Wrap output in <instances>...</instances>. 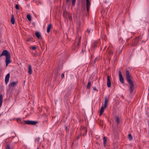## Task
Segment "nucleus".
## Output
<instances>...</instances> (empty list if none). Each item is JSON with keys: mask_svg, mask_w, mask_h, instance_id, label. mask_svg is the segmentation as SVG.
Here are the masks:
<instances>
[{"mask_svg": "<svg viewBox=\"0 0 149 149\" xmlns=\"http://www.w3.org/2000/svg\"><path fill=\"white\" fill-rule=\"evenodd\" d=\"M126 80L130 86L129 88L130 93V94H132L133 93L134 90V85L133 81L131 79V76L130 72L128 70H127L126 71Z\"/></svg>", "mask_w": 149, "mask_h": 149, "instance_id": "f257e3e1", "label": "nucleus"}, {"mask_svg": "<svg viewBox=\"0 0 149 149\" xmlns=\"http://www.w3.org/2000/svg\"><path fill=\"white\" fill-rule=\"evenodd\" d=\"M3 56H6L5 62L6 66L7 67L8 65L12 62V61L10 60V54L7 50H5L0 54V57Z\"/></svg>", "mask_w": 149, "mask_h": 149, "instance_id": "f03ea898", "label": "nucleus"}, {"mask_svg": "<svg viewBox=\"0 0 149 149\" xmlns=\"http://www.w3.org/2000/svg\"><path fill=\"white\" fill-rule=\"evenodd\" d=\"M140 36H138V37H136L133 39L131 44L132 47H135L138 45L139 41L138 38Z\"/></svg>", "mask_w": 149, "mask_h": 149, "instance_id": "7ed1b4c3", "label": "nucleus"}, {"mask_svg": "<svg viewBox=\"0 0 149 149\" xmlns=\"http://www.w3.org/2000/svg\"><path fill=\"white\" fill-rule=\"evenodd\" d=\"M24 122L25 124L32 125H35L37 123V121L29 120H24Z\"/></svg>", "mask_w": 149, "mask_h": 149, "instance_id": "20e7f679", "label": "nucleus"}, {"mask_svg": "<svg viewBox=\"0 0 149 149\" xmlns=\"http://www.w3.org/2000/svg\"><path fill=\"white\" fill-rule=\"evenodd\" d=\"M118 74L120 81L122 84H124V80L120 71H119Z\"/></svg>", "mask_w": 149, "mask_h": 149, "instance_id": "39448f33", "label": "nucleus"}, {"mask_svg": "<svg viewBox=\"0 0 149 149\" xmlns=\"http://www.w3.org/2000/svg\"><path fill=\"white\" fill-rule=\"evenodd\" d=\"M86 1L87 11V13H88L91 5V3L89 0H86Z\"/></svg>", "mask_w": 149, "mask_h": 149, "instance_id": "423d86ee", "label": "nucleus"}, {"mask_svg": "<svg viewBox=\"0 0 149 149\" xmlns=\"http://www.w3.org/2000/svg\"><path fill=\"white\" fill-rule=\"evenodd\" d=\"M17 81H15L14 82L10 83L9 85V87L10 88L11 87H14L18 83Z\"/></svg>", "mask_w": 149, "mask_h": 149, "instance_id": "0eeeda50", "label": "nucleus"}, {"mask_svg": "<svg viewBox=\"0 0 149 149\" xmlns=\"http://www.w3.org/2000/svg\"><path fill=\"white\" fill-rule=\"evenodd\" d=\"M111 85V83L110 80V77L108 75L107 77V85L108 87H110Z\"/></svg>", "mask_w": 149, "mask_h": 149, "instance_id": "6e6552de", "label": "nucleus"}, {"mask_svg": "<svg viewBox=\"0 0 149 149\" xmlns=\"http://www.w3.org/2000/svg\"><path fill=\"white\" fill-rule=\"evenodd\" d=\"M10 74L9 73H8L6 74L5 78V82L6 84H7L9 81L10 78Z\"/></svg>", "mask_w": 149, "mask_h": 149, "instance_id": "1a4fd4ad", "label": "nucleus"}, {"mask_svg": "<svg viewBox=\"0 0 149 149\" xmlns=\"http://www.w3.org/2000/svg\"><path fill=\"white\" fill-rule=\"evenodd\" d=\"M98 42L97 41H94L92 45V47L94 49H95L97 46Z\"/></svg>", "mask_w": 149, "mask_h": 149, "instance_id": "9d476101", "label": "nucleus"}, {"mask_svg": "<svg viewBox=\"0 0 149 149\" xmlns=\"http://www.w3.org/2000/svg\"><path fill=\"white\" fill-rule=\"evenodd\" d=\"M52 28V25L51 24H49L47 27V32L49 33L51 29Z\"/></svg>", "mask_w": 149, "mask_h": 149, "instance_id": "9b49d317", "label": "nucleus"}, {"mask_svg": "<svg viewBox=\"0 0 149 149\" xmlns=\"http://www.w3.org/2000/svg\"><path fill=\"white\" fill-rule=\"evenodd\" d=\"M11 22L13 24H14L15 23V17L13 14H12L11 15Z\"/></svg>", "mask_w": 149, "mask_h": 149, "instance_id": "f8f14e48", "label": "nucleus"}, {"mask_svg": "<svg viewBox=\"0 0 149 149\" xmlns=\"http://www.w3.org/2000/svg\"><path fill=\"white\" fill-rule=\"evenodd\" d=\"M3 96L2 94H0V108L1 107L2 103Z\"/></svg>", "mask_w": 149, "mask_h": 149, "instance_id": "ddd939ff", "label": "nucleus"}, {"mask_svg": "<svg viewBox=\"0 0 149 149\" xmlns=\"http://www.w3.org/2000/svg\"><path fill=\"white\" fill-rule=\"evenodd\" d=\"M108 101L107 99V97H105V101L104 104V107H107V104H108Z\"/></svg>", "mask_w": 149, "mask_h": 149, "instance_id": "4468645a", "label": "nucleus"}, {"mask_svg": "<svg viewBox=\"0 0 149 149\" xmlns=\"http://www.w3.org/2000/svg\"><path fill=\"white\" fill-rule=\"evenodd\" d=\"M83 129L84 130V131L83 134V136H85L87 132V129L86 127H85L84 128H83Z\"/></svg>", "mask_w": 149, "mask_h": 149, "instance_id": "2eb2a0df", "label": "nucleus"}, {"mask_svg": "<svg viewBox=\"0 0 149 149\" xmlns=\"http://www.w3.org/2000/svg\"><path fill=\"white\" fill-rule=\"evenodd\" d=\"M91 81L90 80V79H89L88 80V82L87 86V88L88 89L90 88L91 86Z\"/></svg>", "mask_w": 149, "mask_h": 149, "instance_id": "dca6fc26", "label": "nucleus"}, {"mask_svg": "<svg viewBox=\"0 0 149 149\" xmlns=\"http://www.w3.org/2000/svg\"><path fill=\"white\" fill-rule=\"evenodd\" d=\"M107 137H106L105 136H104L103 138V144H104V147H105L106 146V144L107 142Z\"/></svg>", "mask_w": 149, "mask_h": 149, "instance_id": "f3484780", "label": "nucleus"}, {"mask_svg": "<svg viewBox=\"0 0 149 149\" xmlns=\"http://www.w3.org/2000/svg\"><path fill=\"white\" fill-rule=\"evenodd\" d=\"M35 35L38 39H40L41 37V35L40 33L37 31L35 33Z\"/></svg>", "mask_w": 149, "mask_h": 149, "instance_id": "a211bd4d", "label": "nucleus"}, {"mask_svg": "<svg viewBox=\"0 0 149 149\" xmlns=\"http://www.w3.org/2000/svg\"><path fill=\"white\" fill-rule=\"evenodd\" d=\"M28 73L30 74H32V68L31 66L30 65H29Z\"/></svg>", "mask_w": 149, "mask_h": 149, "instance_id": "6ab92c4d", "label": "nucleus"}, {"mask_svg": "<svg viewBox=\"0 0 149 149\" xmlns=\"http://www.w3.org/2000/svg\"><path fill=\"white\" fill-rule=\"evenodd\" d=\"M81 41V38H79L78 39L77 43V45H75L76 47L77 48H78L79 47V45H80V42Z\"/></svg>", "mask_w": 149, "mask_h": 149, "instance_id": "aec40b11", "label": "nucleus"}, {"mask_svg": "<svg viewBox=\"0 0 149 149\" xmlns=\"http://www.w3.org/2000/svg\"><path fill=\"white\" fill-rule=\"evenodd\" d=\"M120 120L118 116H116V121L117 123V125L120 123Z\"/></svg>", "mask_w": 149, "mask_h": 149, "instance_id": "412c9836", "label": "nucleus"}, {"mask_svg": "<svg viewBox=\"0 0 149 149\" xmlns=\"http://www.w3.org/2000/svg\"><path fill=\"white\" fill-rule=\"evenodd\" d=\"M93 29L91 28H88L87 30V32L88 33L90 34L93 31Z\"/></svg>", "mask_w": 149, "mask_h": 149, "instance_id": "4be33fe9", "label": "nucleus"}, {"mask_svg": "<svg viewBox=\"0 0 149 149\" xmlns=\"http://www.w3.org/2000/svg\"><path fill=\"white\" fill-rule=\"evenodd\" d=\"M59 73L58 71V70H56L55 71V76L54 77L55 78H56L57 76L58 75V73Z\"/></svg>", "mask_w": 149, "mask_h": 149, "instance_id": "5701e85b", "label": "nucleus"}, {"mask_svg": "<svg viewBox=\"0 0 149 149\" xmlns=\"http://www.w3.org/2000/svg\"><path fill=\"white\" fill-rule=\"evenodd\" d=\"M106 107H104V106H102L100 109V112L103 113L104 111V109Z\"/></svg>", "mask_w": 149, "mask_h": 149, "instance_id": "b1692460", "label": "nucleus"}, {"mask_svg": "<svg viewBox=\"0 0 149 149\" xmlns=\"http://www.w3.org/2000/svg\"><path fill=\"white\" fill-rule=\"evenodd\" d=\"M128 139L130 140H132V136L130 134H128Z\"/></svg>", "mask_w": 149, "mask_h": 149, "instance_id": "393cba45", "label": "nucleus"}, {"mask_svg": "<svg viewBox=\"0 0 149 149\" xmlns=\"http://www.w3.org/2000/svg\"><path fill=\"white\" fill-rule=\"evenodd\" d=\"M65 128L66 131V134H68L69 133V131L68 130V126L67 125H65Z\"/></svg>", "mask_w": 149, "mask_h": 149, "instance_id": "a878e982", "label": "nucleus"}, {"mask_svg": "<svg viewBox=\"0 0 149 149\" xmlns=\"http://www.w3.org/2000/svg\"><path fill=\"white\" fill-rule=\"evenodd\" d=\"M72 0V6L74 7L75 5L76 0Z\"/></svg>", "mask_w": 149, "mask_h": 149, "instance_id": "bb28decb", "label": "nucleus"}, {"mask_svg": "<svg viewBox=\"0 0 149 149\" xmlns=\"http://www.w3.org/2000/svg\"><path fill=\"white\" fill-rule=\"evenodd\" d=\"M27 18L29 21H31V16L29 14L27 15Z\"/></svg>", "mask_w": 149, "mask_h": 149, "instance_id": "cd10ccee", "label": "nucleus"}, {"mask_svg": "<svg viewBox=\"0 0 149 149\" xmlns=\"http://www.w3.org/2000/svg\"><path fill=\"white\" fill-rule=\"evenodd\" d=\"M108 54L109 55V56H110L113 54V52L111 50H110L109 51H108Z\"/></svg>", "mask_w": 149, "mask_h": 149, "instance_id": "c85d7f7f", "label": "nucleus"}, {"mask_svg": "<svg viewBox=\"0 0 149 149\" xmlns=\"http://www.w3.org/2000/svg\"><path fill=\"white\" fill-rule=\"evenodd\" d=\"M40 137H37L35 139V141H36L38 143L40 141Z\"/></svg>", "mask_w": 149, "mask_h": 149, "instance_id": "c756f323", "label": "nucleus"}, {"mask_svg": "<svg viewBox=\"0 0 149 149\" xmlns=\"http://www.w3.org/2000/svg\"><path fill=\"white\" fill-rule=\"evenodd\" d=\"M6 149H10L9 144H6Z\"/></svg>", "mask_w": 149, "mask_h": 149, "instance_id": "7c9ffc66", "label": "nucleus"}, {"mask_svg": "<svg viewBox=\"0 0 149 149\" xmlns=\"http://www.w3.org/2000/svg\"><path fill=\"white\" fill-rule=\"evenodd\" d=\"M15 8L16 9L19 10V5L17 4L15 5Z\"/></svg>", "mask_w": 149, "mask_h": 149, "instance_id": "2f4dec72", "label": "nucleus"}, {"mask_svg": "<svg viewBox=\"0 0 149 149\" xmlns=\"http://www.w3.org/2000/svg\"><path fill=\"white\" fill-rule=\"evenodd\" d=\"M16 120L18 123H19L20 122H21V119L20 118H18L16 119Z\"/></svg>", "mask_w": 149, "mask_h": 149, "instance_id": "473e14b6", "label": "nucleus"}, {"mask_svg": "<svg viewBox=\"0 0 149 149\" xmlns=\"http://www.w3.org/2000/svg\"><path fill=\"white\" fill-rule=\"evenodd\" d=\"M80 25V22L79 21V22H78L77 23V27H79V26Z\"/></svg>", "mask_w": 149, "mask_h": 149, "instance_id": "72a5a7b5", "label": "nucleus"}, {"mask_svg": "<svg viewBox=\"0 0 149 149\" xmlns=\"http://www.w3.org/2000/svg\"><path fill=\"white\" fill-rule=\"evenodd\" d=\"M32 49L33 50H35L36 49V47L35 46H32Z\"/></svg>", "mask_w": 149, "mask_h": 149, "instance_id": "f704fd0d", "label": "nucleus"}, {"mask_svg": "<svg viewBox=\"0 0 149 149\" xmlns=\"http://www.w3.org/2000/svg\"><path fill=\"white\" fill-rule=\"evenodd\" d=\"M93 88L94 91H97L98 90L95 87H93Z\"/></svg>", "mask_w": 149, "mask_h": 149, "instance_id": "c9c22d12", "label": "nucleus"}, {"mask_svg": "<svg viewBox=\"0 0 149 149\" xmlns=\"http://www.w3.org/2000/svg\"><path fill=\"white\" fill-rule=\"evenodd\" d=\"M64 77V73H63L61 74V78H63Z\"/></svg>", "mask_w": 149, "mask_h": 149, "instance_id": "e433bc0d", "label": "nucleus"}, {"mask_svg": "<svg viewBox=\"0 0 149 149\" xmlns=\"http://www.w3.org/2000/svg\"><path fill=\"white\" fill-rule=\"evenodd\" d=\"M37 53H34L33 55L34 56H36L37 55Z\"/></svg>", "mask_w": 149, "mask_h": 149, "instance_id": "4c0bfd02", "label": "nucleus"}, {"mask_svg": "<svg viewBox=\"0 0 149 149\" xmlns=\"http://www.w3.org/2000/svg\"><path fill=\"white\" fill-rule=\"evenodd\" d=\"M70 1V0H66L65 3H68Z\"/></svg>", "mask_w": 149, "mask_h": 149, "instance_id": "58836bf2", "label": "nucleus"}, {"mask_svg": "<svg viewBox=\"0 0 149 149\" xmlns=\"http://www.w3.org/2000/svg\"><path fill=\"white\" fill-rule=\"evenodd\" d=\"M69 19L70 20H71L72 19V18L71 17H70V16H69L68 17Z\"/></svg>", "mask_w": 149, "mask_h": 149, "instance_id": "ea45409f", "label": "nucleus"}, {"mask_svg": "<svg viewBox=\"0 0 149 149\" xmlns=\"http://www.w3.org/2000/svg\"><path fill=\"white\" fill-rule=\"evenodd\" d=\"M97 58H96L95 59V60L94 61V63H95L96 62V61L97 60Z\"/></svg>", "mask_w": 149, "mask_h": 149, "instance_id": "a19ab883", "label": "nucleus"}, {"mask_svg": "<svg viewBox=\"0 0 149 149\" xmlns=\"http://www.w3.org/2000/svg\"><path fill=\"white\" fill-rule=\"evenodd\" d=\"M103 113H102V112H100V114H99V115L100 116H101L102 115V114Z\"/></svg>", "mask_w": 149, "mask_h": 149, "instance_id": "79ce46f5", "label": "nucleus"}, {"mask_svg": "<svg viewBox=\"0 0 149 149\" xmlns=\"http://www.w3.org/2000/svg\"><path fill=\"white\" fill-rule=\"evenodd\" d=\"M83 8L84 10H86V7H85V6H84V7H83Z\"/></svg>", "mask_w": 149, "mask_h": 149, "instance_id": "37998d69", "label": "nucleus"}, {"mask_svg": "<svg viewBox=\"0 0 149 149\" xmlns=\"http://www.w3.org/2000/svg\"><path fill=\"white\" fill-rule=\"evenodd\" d=\"M79 136H78L77 137L76 139H79Z\"/></svg>", "mask_w": 149, "mask_h": 149, "instance_id": "c03bdc74", "label": "nucleus"}, {"mask_svg": "<svg viewBox=\"0 0 149 149\" xmlns=\"http://www.w3.org/2000/svg\"><path fill=\"white\" fill-rule=\"evenodd\" d=\"M104 3H107V1H104Z\"/></svg>", "mask_w": 149, "mask_h": 149, "instance_id": "a18cd8bd", "label": "nucleus"}, {"mask_svg": "<svg viewBox=\"0 0 149 149\" xmlns=\"http://www.w3.org/2000/svg\"><path fill=\"white\" fill-rule=\"evenodd\" d=\"M47 120H44V121H43V123H44V122H47Z\"/></svg>", "mask_w": 149, "mask_h": 149, "instance_id": "49530a36", "label": "nucleus"}, {"mask_svg": "<svg viewBox=\"0 0 149 149\" xmlns=\"http://www.w3.org/2000/svg\"><path fill=\"white\" fill-rule=\"evenodd\" d=\"M23 82H24V84H25V80H24Z\"/></svg>", "mask_w": 149, "mask_h": 149, "instance_id": "de8ad7c7", "label": "nucleus"}, {"mask_svg": "<svg viewBox=\"0 0 149 149\" xmlns=\"http://www.w3.org/2000/svg\"><path fill=\"white\" fill-rule=\"evenodd\" d=\"M129 40V39H127V41L128 42V41Z\"/></svg>", "mask_w": 149, "mask_h": 149, "instance_id": "09e8293b", "label": "nucleus"}, {"mask_svg": "<svg viewBox=\"0 0 149 149\" xmlns=\"http://www.w3.org/2000/svg\"><path fill=\"white\" fill-rule=\"evenodd\" d=\"M121 50L120 51V54L121 53Z\"/></svg>", "mask_w": 149, "mask_h": 149, "instance_id": "8fccbe9b", "label": "nucleus"}, {"mask_svg": "<svg viewBox=\"0 0 149 149\" xmlns=\"http://www.w3.org/2000/svg\"><path fill=\"white\" fill-rule=\"evenodd\" d=\"M148 124L149 125V121H148Z\"/></svg>", "mask_w": 149, "mask_h": 149, "instance_id": "3c124183", "label": "nucleus"}, {"mask_svg": "<svg viewBox=\"0 0 149 149\" xmlns=\"http://www.w3.org/2000/svg\"><path fill=\"white\" fill-rule=\"evenodd\" d=\"M148 113H149V114H148V116L149 117V112Z\"/></svg>", "mask_w": 149, "mask_h": 149, "instance_id": "603ef678", "label": "nucleus"}, {"mask_svg": "<svg viewBox=\"0 0 149 149\" xmlns=\"http://www.w3.org/2000/svg\"><path fill=\"white\" fill-rule=\"evenodd\" d=\"M37 149H39L38 148Z\"/></svg>", "mask_w": 149, "mask_h": 149, "instance_id": "864d4df0", "label": "nucleus"}, {"mask_svg": "<svg viewBox=\"0 0 149 149\" xmlns=\"http://www.w3.org/2000/svg\"><path fill=\"white\" fill-rule=\"evenodd\" d=\"M1 114H0V116H1Z\"/></svg>", "mask_w": 149, "mask_h": 149, "instance_id": "5fc2aeb1", "label": "nucleus"}]
</instances>
